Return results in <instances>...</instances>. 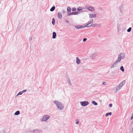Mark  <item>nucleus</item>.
<instances>
[{
    "label": "nucleus",
    "mask_w": 133,
    "mask_h": 133,
    "mask_svg": "<svg viewBox=\"0 0 133 133\" xmlns=\"http://www.w3.org/2000/svg\"><path fill=\"white\" fill-rule=\"evenodd\" d=\"M113 64L115 65V66H116V67L118 64H117V63L115 61L113 63Z\"/></svg>",
    "instance_id": "obj_33"
},
{
    "label": "nucleus",
    "mask_w": 133,
    "mask_h": 133,
    "mask_svg": "<svg viewBox=\"0 0 133 133\" xmlns=\"http://www.w3.org/2000/svg\"><path fill=\"white\" fill-rule=\"evenodd\" d=\"M76 10V8H73L72 9V10L73 11H75Z\"/></svg>",
    "instance_id": "obj_36"
},
{
    "label": "nucleus",
    "mask_w": 133,
    "mask_h": 133,
    "mask_svg": "<svg viewBox=\"0 0 133 133\" xmlns=\"http://www.w3.org/2000/svg\"><path fill=\"white\" fill-rule=\"evenodd\" d=\"M55 6H53L52 7V8L50 9V11H53L55 10Z\"/></svg>",
    "instance_id": "obj_16"
},
{
    "label": "nucleus",
    "mask_w": 133,
    "mask_h": 133,
    "mask_svg": "<svg viewBox=\"0 0 133 133\" xmlns=\"http://www.w3.org/2000/svg\"><path fill=\"white\" fill-rule=\"evenodd\" d=\"M121 60L120 59H119V58L118 57V58L115 61L116 63L118 64V63H120L121 61Z\"/></svg>",
    "instance_id": "obj_15"
},
{
    "label": "nucleus",
    "mask_w": 133,
    "mask_h": 133,
    "mask_svg": "<svg viewBox=\"0 0 133 133\" xmlns=\"http://www.w3.org/2000/svg\"><path fill=\"white\" fill-rule=\"evenodd\" d=\"M93 19H92V21H91V22H90V21L89 22H88V24H90L91 23H92L93 22Z\"/></svg>",
    "instance_id": "obj_31"
},
{
    "label": "nucleus",
    "mask_w": 133,
    "mask_h": 133,
    "mask_svg": "<svg viewBox=\"0 0 133 133\" xmlns=\"http://www.w3.org/2000/svg\"><path fill=\"white\" fill-rule=\"evenodd\" d=\"M112 114L111 112H109V113H107L105 115V116L106 117L108 116L109 115H111Z\"/></svg>",
    "instance_id": "obj_19"
},
{
    "label": "nucleus",
    "mask_w": 133,
    "mask_h": 133,
    "mask_svg": "<svg viewBox=\"0 0 133 133\" xmlns=\"http://www.w3.org/2000/svg\"><path fill=\"white\" fill-rule=\"evenodd\" d=\"M32 132L35 133H40L42 132V130H41L35 129Z\"/></svg>",
    "instance_id": "obj_6"
},
{
    "label": "nucleus",
    "mask_w": 133,
    "mask_h": 133,
    "mask_svg": "<svg viewBox=\"0 0 133 133\" xmlns=\"http://www.w3.org/2000/svg\"><path fill=\"white\" fill-rule=\"evenodd\" d=\"M102 84L103 85H105L106 84H105V82H103L102 83Z\"/></svg>",
    "instance_id": "obj_45"
},
{
    "label": "nucleus",
    "mask_w": 133,
    "mask_h": 133,
    "mask_svg": "<svg viewBox=\"0 0 133 133\" xmlns=\"http://www.w3.org/2000/svg\"><path fill=\"white\" fill-rule=\"evenodd\" d=\"M89 8V10L91 11H93L95 10L93 6H90Z\"/></svg>",
    "instance_id": "obj_14"
},
{
    "label": "nucleus",
    "mask_w": 133,
    "mask_h": 133,
    "mask_svg": "<svg viewBox=\"0 0 133 133\" xmlns=\"http://www.w3.org/2000/svg\"><path fill=\"white\" fill-rule=\"evenodd\" d=\"M133 119V115L132 116L131 118V120H132Z\"/></svg>",
    "instance_id": "obj_44"
},
{
    "label": "nucleus",
    "mask_w": 133,
    "mask_h": 133,
    "mask_svg": "<svg viewBox=\"0 0 133 133\" xmlns=\"http://www.w3.org/2000/svg\"><path fill=\"white\" fill-rule=\"evenodd\" d=\"M132 131H133V128H132Z\"/></svg>",
    "instance_id": "obj_48"
},
{
    "label": "nucleus",
    "mask_w": 133,
    "mask_h": 133,
    "mask_svg": "<svg viewBox=\"0 0 133 133\" xmlns=\"http://www.w3.org/2000/svg\"><path fill=\"white\" fill-rule=\"evenodd\" d=\"M81 105L83 106H86L89 104L88 101H82L80 102Z\"/></svg>",
    "instance_id": "obj_5"
},
{
    "label": "nucleus",
    "mask_w": 133,
    "mask_h": 133,
    "mask_svg": "<svg viewBox=\"0 0 133 133\" xmlns=\"http://www.w3.org/2000/svg\"><path fill=\"white\" fill-rule=\"evenodd\" d=\"M76 14L77 15L78 14L80 13V12L79 11H76Z\"/></svg>",
    "instance_id": "obj_38"
},
{
    "label": "nucleus",
    "mask_w": 133,
    "mask_h": 133,
    "mask_svg": "<svg viewBox=\"0 0 133 133\" xmlns=\"http://www.w3.org/2000/svg\"><path fill=\"white\" fill-rule=\"evenodd\" d=\"M81 62V61H80V59L79 58L77 57H76V63L77 64H79Z\"/></svg>",
    "instance_id": "obj_11"
},
{
    "label": "nucleus",
    "mask_w": 133,
    "mask_h": 133,
    "mask_svg": "<svg viewBox=\"0 0 133 133\" xmlns=\"http://www.w3.org/2000/svg\"><path fill=\"white\" fill-rule=\"evenodd\" d=\"M53 102L57 106V107L59 109L61 110L64 109L63 105L60 102L56 100L54 101Z\"/></svg>",
    "instance_id": "obj_1"
},
{
    "label": "nucleus",
    "mask_w": 133,
    "mask_h": 133,
    "mask_svg": "<svg viewBox=\"0 0 133 133\" xmlns=\"http://www.w3.org/2000/svg\"><path fill=\"white\" fill-rule=\"evenodd\" d=\"M123 8V6L122 5H121L119 7V10L120 11H121V13H122V9Z\"/></svg>",
    "instance_id": "obj_23"
},
{
    "label": "nucleus",
    "mask_w": 133,
    "mask_h": 133,
    "mask_svg": "<svg viewBox=\"0 0 133 133\" xmlns=\"http://www.w3.org/2000/svg\"><path fill=\"white\" fill-rule=\"evenodd\" d=\"M32 38L31 37H30L29 38V40H30V41H31L32 40Z\"/></svg>",
    "instance_id": "obj_42"
},
{
    "label": "nucleus",
    "mask_w": 133,
    "mask_h": 133,
    "mask_svg": "<svg viewBox=\"0 0 133 133\" xmlns=\"http://www.w3.org/2000/svg\"><path fill=\"white\" fill-rule=\"evenodd\" d=\"M55 20L54 18H53L52 19V23L53 25H54L55 24Z\"/></svg>",
    "instance_id": "obj_20"
},
{
    "label": "nucleus",
    "mask_w": 133,
    "mask_h": 133,
    "mask_svg": "<svg viewBox=\"0 0 133 133\" xmlns=\"http://www.w3.org/2000/svg\"><path fill=\"white\" fill-rule=\"evenodd\" d=\"M89 18H92L95 17L96 16V15L94 14H89Z\"/></svg>",
    "instance_id": "obj_8"
},
{
    "label": "nucleus",
    "mask_w": 133,
    "mask_h": 133,
    "mask_svg": "<svg viewBox=\"0 0 133 133\" xmlns=\"http://www.w3.org/2000/svg\"><path fill=\"white\" fill-rule=\"evenodd\" d=\"M27 132H33L32 131H31V130H29L28 131H27Z\"/></svg>",
    "instance_id": "obj_46"
},
{
    "label": "nucleus",
    "mask_w": 133,
    "mask_h": 133,
    "mask_svg": "<svg viewBox=\"0 0 133 133\" xmlns=\"http://www.w3.org/2000/svg\"><path fill=\"white\" fill-rule=\"evenodd\" d=\"M91 25H92L91 26L93 27H94L95 26H98V24H91Z\"/></svg>",
    "instance_id": "obj_25"
},
{
    "label": "nucleus",
    "mask_w": 133,
    "mask_h": 133,
    "mask_svg": "<svg viewBox=\"0 0 133 133\" xmlns=\"http://www.w3.org/2000/svg\"><path fill=\"white\" fill-rule=\"evenodd\" d=\"M77 10L78 11H80L82 10V9L81 7H79L78 8Z\"/></svg>",
    "instance_id": "obj_29"
},
{
    "label": "nucleus",
    "mask_w": 133,
    "mask_h": 133,
    "mask_svg": "<svg viewBox=\"0 0 133 133\" xmlns=\"http://www.w3.org/2000/svg\"><path fill=\"white\" fill-rule=\"evenodd\" d=\"M101 24H98L97 26H100L101 25Z\"/></svg>",
    "instance_id": "obj_47"
},
{
    "label": "nucleus",
    "mask_w": 133,
    "mask_h": 133,
    "mask_svg": "<svg viewBox=\"0 0 133 133\" xmlns=\"http://www.w3.org/2000/svg\"><path fill=\"white\" fill-rule=\"evenodd\" d=\"M50 118V116L48 115H44L42 118L40 119V121H46L48 120Z\"/></svg>",
    "instance_id": "obj_3"
},
{
    "label": "nucleus",
    "mask_w": 133,
    "mask_h": 133,
    "mask_svg": "<svg viewBox=\"0 0 133 133\" xmlns=\"http://www.w3.org/2000/svg\"><path fill=\"white\" fill-rule=\"evenodd\" d=\"M90 24H88H88L86 25H85V26H84V27H89V26H91L92 25H89Z\"/></svg>",
    "instance_id": "obj_34"
},
{
    "label": "nucleus",
    "mask_w": 133,
    "mask_h": 133,
    "mask_svg": "<svg viewBox=\"0 0 133 133\" xmlns=\"http://www.w3.org/2000/svg\"><path fill=\"white\" fill-rule=\"evenodd\" d=\"M0 133H1V132H0Z\"/></svg>",
    "instance_id": "obj_50"
},
{
    "label": "nucleus",
    "mask_w": 133,
    "mask_h": 133,
    "mask_svg": "<svg viewBox=\"0 0 133 133\" xmlns=\"http://www.w3.org/2000/svg\"><path fill=\"white\" fill-rule=\"evenodd\" d=\"M67 81L70 85H71L70 79L69 78L67 79Z\"/></svg>",
    "instance_id": "obj_28"
},
{
    "label": "nucleus",
    "mask_w": 133,
    "mask_h": 133,
    "mask_svg": "<svg viewBox=\"0 0 133 133\" xmlns=\"http://www.w3.org/2000/svg\"><path fill=\"white\" fill-rule=\"evenodd\" d=\"M133 113H132V115H133Z\"/></svg>",
    "instance_id": "obj_49"
},
{
    "label": "nucleus",
    "mask_w": 133,
    "mask_h": 133,
    "mask_svg": "<svg viewBox=\"0 0 133 133\" xmlns=\"http://www.w3.org/2000/svg\"><path fill=\"white\" fill-rule=\"evenodd\" d=\"M109 106L110 107H111L112 106V104H110L109 105Z\"/></svg>",
    "instance_id": "obj_39"
},
{
    "label": "nucleus",
    "mask_w": 133,
    "mask_h": 133,
    "mask_svg": "<svg viewBox=\"0 0 133 133\" xmlns=\"http://www.w3.org/2000/svg\"><path fill=\"white\" fill-rule=\"evenodd\" d=\"M125 80H124L119 85L115 87V88L116 90L115 91V92H117L122 88L123 85L125 84Z\"/></svg>",
    "instance_id": "obj_2"
},
{
    "label": "nucleus",
    "mask_w": 133,
    "mask_h": 133,
    "mask_svg": "<svg viewBox=\"0 0 133 133\" xmlns=\"http://www.w3.org/2000/svg\"><path fill=\"white\" fill-rule=\"evenodd\" d=\"M116 66H115L114 64H113L111 65L110 66V68H115L116 67Z\"/></svg>",
    "instance_id": "obj_24"
},
{
    "label": "nucleus",
    "mask_w": 133,
    "mask_h": 133,
    "mask_svg": "<svg viewBox=\"0 0 133 133\" xmlns=\"http://www.w3.org/2000/svg\"><path fill=\"white\" fill-rule=\"evenodd\" d=\"M52 38L53 39H55L56 38V34L55 32H54L52 33Z\"/></svg>",
    "instance_id": "obj_13"
},
{
    "label": "nucleus",
    "mask_w": 133,
    "mask_h": 133,
    "mask_svg": "<svg viewBox=\"0 0 133 133\" xmlns=\"http://www.w3.org/2000/svg\"><path fill=\"white\" fill-rule=\"evenodd\" d=\"M92 103L93 104H94L95 105H97V103L96 102L94 101H92Z\"/></svg>",
    "instance_id": "obj_21"
},
{
    "label": "nucleus",
    "mask_w": 133,
    "mask_h": 133,
    "mask_svg": "<svg viewBox=\"0 0 133 133\" xmlns=\"http://www.w3.org/2000/svg\"><path fill=\"white\" fill-rule=\"evenodd\" d=\"M75 26L76 28L78 29H82L85 27L84 26H83L81 25H75Z\"/></svg>",
    "instance_id": "obj_9"
},
{
    "label": "nucleus",
    "mask_w": 133,
    "mask_h": 133,
    "mask_svg": "<svg viewBox=\"0 0 133 133\" xmlns=\"http://www.w3.org/2000/svg\"><path fill=\"white\" fill-rule=\"evenodd\" d=\"M57 17L58 18L60 19L62 18V15L61 13L60 12H58L57 13Z\"/></svg>",
    "instance_id": "obj_10"
},
{
    "label": "nucleus",
    "mask_w": 133,
    "mask_h": 133,
    "mask_svg": "<svg viewBox=\"0 0 133 133\" xmlns=\"http://www.w3.org/2000/svg\"><path fill=\"white\" fill-rule=\"evenodd\" d=\"M121 60L124 59L125 58V54L123 52H121L118 55V57Z\"/></svg>",
    "instance_id": "obj_4"
},
{
    "label": "nucleus",
    "mask_w": 133,
    "mask_h": 133,
    "mask_svg": "<svg viewBox=\"0 0 133 133\" xmlns=\"http://www.w3.org/2000/svg\"><path fill=\"white\" fill-rule=\"evenodd\" d=\"M87 40V38H83V42H85Z\"/></svg>",
    "instance_id": "obj_35"
},
{
    "label": "nucleus",
    "mask_w": 133,
    "mask_h": 133,
    "mask_svg": "<svg viewBox=\"0 0 133 133\" xmlns=\"http://www.w3.org/2000/svg\"><path fill=\"white\" fill-rule=\"evenodd\" d=\"M76 15V12H72L70 13L69 14H68L67 15V16H69L71 15Z\"/></svg>",
    "instance_id": "obj_12"
},
{
    "label": "nucleus",
    "mask_w": 133,
    "mask_h": 133,
    "mask_svg": "<svg viewBox=\"0 0 133 133\" xmlns=\"http://www.w3.org/2000/svg\"><path fill=\"white\" fill-rule=\"evenodd\" d=\"M20 113V112L19 111H17L15 113L14 115H19Z\"/></svg>",
    "instance_id": "obj_17"
},
{
    "label": "nucleus",
    "mask_w": 133,
    "mask_h": 133,
    "mask_svg": "<svg viewBox=\"0 0 133 133\" xmlns=\"http://www.w3.org/2000/svg\"><path fill=\"white\" fill-rule=\"evenodd\" d=\"M62 12L63 14H64L65 12H66V11L64 10H62Z\"/></svg>",
    "instance_id": "obj_37"
},
{
    "label": "nucleus",
    "mask_w": 133,
    "mask_h": 133,
    "mask_svg": "<svg viewBox=\"0 0 133 133\" xmlns=\"http://www.w3.org/2000/svg\"><path fill=\"white\" fill-rule=\"evenodd\" d=\"M79 123V121H76V124H78Z\"/></svg>",
    "instance_id": "obj_43"
},
{
    "label": "nucleus",
    "mask_w": 133,
    "mask_h": 133,
    "mask_svg": "<svg viewBox=\"0 0 133 133\" xmlns=\"http://www.w3.org/2000/svg\"><path fill=\"white\" fill-rule=\"evenodd\" d=\"M120 69L122 71L124 72V69L123 68V66H121L120 68Z\"/></svg>",
    "instance_id": "obj_22"
},
{
    "label": "nucleus",
    "mask_w": 133,
    "mask_h": 133,
    "mask_svg": "<svg viewBox=\"0 0 133 133\" xmlns=\"http://www.w3.org/2000/svg\"><path fill=\"white\" fill-rule=\"evenodd\" d=\"M90 6H86L84 8L86 9H88V10H89Z\"/></svg>",
    "instance_id": "obj_26"
},
{
    "label": "nucleus",
    "mask_w": 133,
    "mask_h": 133,
    "mask_svg": "<svg viewBox=\"0 0 133 133\" xmlns=\"http://www.w3.org/2000/svg\"><path fill=\"white\" fill-rule=\"evenodd\" d=\"M131 30V27L129 28L127 30V31L128 32H130Z\"/></svg>",
    "instance_id": "obj_30"
},
{
    "label": "nucleus",
    "mask_w": 133,
    "mask_h": 133,
    "mask_svg": "<svg viewBox=\"0 0 133 133\" xmlns=\"http://www.w3.org/2000/svg\"><path fill=\"white\" fill-rule=\"evenodd\" d=\"M113 64L115 65V66H116V67L118 64H117V63L115 61L113 63Z\"/></svg>",
    "instance_id": "obj_32"
},
{
    "label": "nucleus",
    "mask_w": 133,
    "mask_h": 133,
    "mask_svg": "<svg viewBox=\"0 0 133 133\" xmlns=\"http://www.w3.org/2000/svg\"><path fill=\"white\" fill-rule=\"evenodd\" d=\"M71 8L70 7H68L67 8V12L68 13L70 12L71 11Z\"/></svg>",
    "instance_id": "obj_18"
},
{
    "label": "nucleus",
    "mask_w": 133,
    "mask_h": 133,
    "mask_svg": "<svg viewBox=\"0 0 133 133\" xmlns=\"http://www.w3.org/2000/svg\"><path fill=\"white\" fill-rule=\"evenodd\" d=\"M23 94V92H22V91H20L17 94V95H16V96H18V95H21L22 94Z\"/></svg>",
    "instance_id": "obj_27"
},
{
    "label": "nucleus",
    "mask_w": 133,
    "mask_h": 133,
    "mask_svg": "<svg viewBox=\"0 0 133 133\" xmlns=\"http://www.w3.org/2000/svg\"><path fill=\"white\" fill-rule=\"evenodd\" d=\"M97 55V54L96 53H95L90 56V57L92 59H94L96 56Z\"/></svg>",
    "instance_id": "obj_7"
},
{
    "label": "nucleus",
    "mask_w": 133,
    "mask_h": 133,
    "mask_svg": "<svg viewBox=\"0 0 133 133\" xmlns=\"http://www.w3.org/2000/svg\"><path fill=\"white\" fill-rule=\"evenodd\" d=\"M65 22L66 23H68L69 22V21H68L66 19H65Z\"/></svg>",
    "instance_id": "obj_41"
},
{
    "label": "nucleus",
    "mask_w": 133,
    "mask_h": 133,
    "mask_svg": "<svg viewBox=\"0 0 133 133\" xmlns=\"http://www.w3.org/2000/svg\"><path fill=\"white\" fill-rule=\"evenodd\" d=\"M26 91V90L25 89V90H23V91H22V92L23 93V92H25Z\"/></svg>",
    "instance_id": "obj_40"
}]
</instances>
